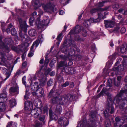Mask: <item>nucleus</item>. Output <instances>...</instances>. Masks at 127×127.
<instances>
[{"mask_svg":"<svg viewBox=\"0 0 127 127\" xmlns=\"http://www.w3.org/2000/svg\"><path fill=\"white\" fill-rule=\"evenodd\" d=\"M125 88V89L121 90L114 99V103L116 105L117 104L121 109L127 107V95H125L127 93V85Z\"/></svg>","mask_w":127,"mask_h":127,"instance_id":"nucleus-1","label":"nucleus"},{"mask_svg":"<svg viewBox=\"0 0 127 127\" xmlns=\"http://www.w3.org/2000/svg\"><path fill=\"white\" fill-rule=\"evenodd\" d=\"M107 108L104 112L105 115L107 117L108 113L111 114L113 113L114 109L113 105V100L111 94L108 93L107 94Z\"/></svg>","mask_w":127,"mask_h":127,"instance_id":"nucleus-2","label":"nucleus"},{"mask_svg":"<svg viewBox=\"0 0 127 127\" xmlns=\"http://www.w3.org/2000/svg\"><path fill=\"white\" fill-rule=\"evenodd\" d=\"M68 100L67 96L65 95H58L57 97L53 98L52 100V102L53 103H59L63 104L64 102L67 100Z\"/></svg>","mask_w":127,"mask_h":127,"instance_id":"nucleus-3","label":"nucleus"},{"mask_svg":"<svg viewBox=\"0 0 127 127\" xmlns=\"http://www.w3.org/2000/svg\"><path fill=\"white\" fill-rule=\"evenodd\" d=\"M35 5L34 6L36 8H37L42 6L43 9L45 12L48 11L51 9L52 4L50 2H49L47 4L41 3L38 0H36L34 2Z\"/></svg>","mask_w":127,"mask_h":127,"instance_id":"nucleus-4","label":"nucleus"},{"mask_svg":"<svg viewBox=\"0 0 127 127\" xmlns=\"http://www.w3.org/2000/svg\"><path fill=\"white\" fill-rule=\"evenodd\" d=\"M49 22L50 20L48 19V17L45 16L44 17V19L41 22L40 21L39 18H37L36 23L39 28H41L43 27V26L47 25L49 23Z\"/></svg>","mask_w":127,"mask_h":127,"instance_id":"nucleus-5","label":"nucleus"},{"mask_svg":"<svg viewBox=\"0 0 127 127\" xmlns=\"http://www.w3.org/2000/svg\"><path fill=\"white\" fill-rule=\"evenodd\" d=\"M5 43H4L3 42H0V48H4L5 50H8L9 49V47L6 46V44L10 45L13 42L12 41L11 38H7L5 39L4 40Z\"/></svg>","mask_w":127,"mask_h":127,"instance_id":"nucleus-6","label":"nucleus"},{"mask_svg":"<svg viewBox=\"0 0 127 127\" xmlns=\"http://www.w3.org/2000/svg\"><path fill=\"white\" fill-rule=\"evenodd\" d=\"M41 113V110L39 108H36L32 110L31 114L35 118H37Z\"/></svg>","mask_w":127,"mask_h":127,"instance_id":"nucleus-7","label":"nucleus"},{"mask_svg":"<svg viewBox=\"0 0 127 127\" xmlns=\"http://www.w3.org/2000/svg\"><path fill=\"white\" fill-rule=\"evenodd\" d=\"M18 20L19 22L20 29L24 32H26L28 26L26 25V21H22L21 18H19Z\"/></svg>","mask_w":127,"mask_h":127,"instance_id":"nucleus-8","label":"nucleus"},{"mask_svg":"<svg viewBox=\"0 0 127 127\" xmlns=\"http://www.w3.org/2000/svg\"><path fill=\"white\" fill-rule=\"evenodd\" d=\"M59 123L62 126H66L68 124L67 119L65 117H62L59 119Z\"/></svg>","mask_w":127,"mask_h":127,"instance_id":"nucleus-9","label":"nucleus"},{"mask_svg":"<svg viewBox=\"0 0 127 127\" xmlns=\"http://www.w3.org/2000/svg\"><path fill=\"white\" fill-rule=\"evenodd\" d=\"M116 123L114 124L115 127H118L121 126L123 124L124 121L122 118H120L118 117H116L115 119Z\"/></svg>","mask_w":127,"mask_h":127,"instance_id":"nucleus-10","label":"nucleus"},{"mask_svg":"<svg viewBox=\"0 0 127 127\" xmlns=\"http://www.w3.org/2000/svg\"><path fill=\"white\" fill-rule=\"evenodd\" d=\"M97 21H95L94 18H90V19L87 21H85L83 23L84 25L86 27H88L90 25V24L92 23H96L97 22H98V20H97Z\"/></svg>","mask_w":127,"mask_h":127,"instance_id":"nucleus-11","label":"nucleus"},{"mask_svg":"<svg viewBox=\"0 0 127 127\" xmlns=\"http://www.w3.org/2000/svg\"><path fill=\"white\" fill-rule=\"evenodd\" d=\"M105 27H106L112 28L114 25L115 22L112 21L105 20L104 21Z\"/></svg>","mask_w":127,"mask_h":127,"instance_id":"nucleus-12","label":"nucleus"},{"mask_svg":"<svg viewBox=\"0 0 127 127\" xmlns=\"http://www.w3.org/2000/svg\"><path fill=\"white\" fill-rule=\"evenodd\" d=\"M7 99L6 92L5 91L0 94V101L5 102Z\"/></svg>","mask_w":127,"mask_h":127,"instance_id":"nucleus-13","label":"nucleus"},{"mask_svg":"<svg viewBox=\"0 0 127 127\" xmlns=\"http://www.w3.org/2000/svg\"><path fill=\"white\" fill-rule=\"evenodd\" d=\"M32 105L31 102L29 101H26L25 103V108L26 110H31L32 108Z\"/></svg>","mask_w":127,"mask_h":127,"instance_id":"nucleus-14","label":"nucleus"},{"mask_svg":"<svg viewBox=\"0 0 127 127\" xmlns=\"http://www.w3.org/2000/svg\"><path fill=\"white\" fill-rule=\"evenodd\" d=\"M7 107V104L5 102L0 101V111L3 112Z\"/></svg>","mask_w":127,"mask_h":127,"instance_id":"nucleus-15","label":"nucleus"},{"mask_svg":"<svg viewBox=\"0 0 127 127\" xmlns=\"http://www.w3.org/2000/svg\"><path fill=\"white\" fill-rule=\"evenodd\" d=\"M42 40L39 37L38 39H37L35 42H34L31 48V51H33V47L35 46L36 47L38 46L39 43L42 42Z\"/></svg>","mask_w":127,"mask_h":127,"instance_id":"nucleus-16","label":"nucleus"},{"mask_svg":"<svg viewBox=\"0 0 127 127\" xmlns=\"http://www.w3.org/2000/svg\"><path fill=\"white\" fill-rule=\"evenodd\" d=\"M124 66L123 64L120 65L118 67H114L112 69V70L114 71V72L115 73V74H117V73L116 72V71H118L119 72H120L122 71L124 69Z\"/></svg>","mask_w":127,"mask_h":127,"instance_id":"nucleus-17","label":"nucleus"},{"mask_svg":"<svg viewBox=\"0 0 127 127\" xmlns=\"http://www.w3.org/2000/svg\"><path fill=\"white\" fill-rule=\"evenodd\" d=\"M101 12L98 13V17L97 19H95V21H97V20H98V22H99L100 21V20L102 19H104V18H105L106 17L105 16V13H103L102 12V11H101Z\"/></svg>","mask_w":127,"mask_h":127,"instance_id":"nucleus-18","label":"nucleus"},{"mask_svg":"<svg viewBox=\"0 0 127 127\" xmlns=\"http://www.w3.org/2000/svg\"><path fill=\"white\" fill-rule=\"evenodd\" d=\"M54 114L53 113L52 111L50 110L49 114L50 116V119L51 120H56L58 118L57 114L56 113Z\"/></svg>","mask_w":127,"mask_h":127,"instance_id":"nucleus-19","label":"nucleus"},{"mask_svg":"<svg viewBox=\"0 0 127 127\" xmlns=\"http://www.w3.org/2000/svg\"><path fill=\"white\" fill-rule=\"evenodd\" d=\"M69 45L70 46L71 50L72 49L74 53H75V51L76 50V47L74 43V41L73 40H69Z\"/></svg>","mask_w":127,"mask_h":127,"instance_id":"nucleus-20","label":"nucleus"},{"mask_svg":"<svg viewBox=\"0 0 127 127\" xmlns=\"http://www.w3.org/2000/svg\"><path fill=\"white\" fill-rule=\"evenodd\" d=\"M31 87L32 91H35L37 90L39 87L38 82H36L34 84H31Z\"/></svg>","mask_w":127,"mask_h":127,"instance_id":"nucleus-21","label":"nucleus"},{"mask_svg":"<svg viewBox=\"0 0 127 127\" xmlns=\"http://www.w3.org/2000/svg\"><path fill=\"white\" fill-rule=\"evenodd\" d=\"M36 91V94L37 95L40 96H42L44 93V90L41 88H38Z\"/></svg>","mask_w":127,"mask_h":127,"instance_id":"nucleus-22","label":"nucleus"},{"mask_svg":"<svg viewBox=\"0 0 127 127\" xmlns=\"http://www.w3.org/2000/svg\"><path fill=\"white\" fill-rule=\"evenodd\" d=\"M18 87L17 85L13 87H11L9 89L10 92L12 93H15L18 94Z\"/></svg>","mask_w":127,"mask_h":127,"instance_id":"nucleus-23","label":"nucleus"},{"mask_svg":"<svg viewBox=\"0 0 127 127\" xmlns=\"http://www.w3.org/2000/svg\"><path fill=\"white\" fill-rule=\"evenodd\" d=\"M62 110V107L60 104L58 105L55 110V113L57 114L61 113Z\"/></svg>","mask_w":127,"mask_h":127,"instance_id":"nucleus-24","label":"nucleus"},{"mask_svg":"<svg viewBox=\"0 0 127 127\" xmlns=\"http://www.w3.org/2000/svg\"><path fill=\"white\" fill-rule=\"evenodd\" d=\"M67 28V27H66V26L65 25L64 27V30L62 31V32L61 33L59 34L58 36L57 37V39L58 40L60 41L61 40L62 38V36L63 35L62 32H64L66 31Z\"/></svg>","mask_w":127,"mask_h":127,"instance_id":"nucleus-25","label":"nucleus"},{"mask_svg":"<svg viewBox=\"0 0 127 127\" xmlns=\"http://www.w3.org/2000/svg\"><path fill=\"white\" fill-rule=\"evenodd\" d=\"M9 103L11 107H12L15 106L16 104L15 99H11L10 100Z\"/></svg>","mask_w":127,"mask_h":127,"instance_id":"nucleus-26","label":"nucleus"},{"mask_svg":"<svg viewBox=\"0 0 127 127\" xmlns=\"http://www.w3.org/2000/svg\"><path fill=\"white\" fill-rule=\"evenodd\" d=\"M127 51V45L126 44L122 45L121 49V51L122 53H125Z\"/></svg>","mask_w":127,"mask_h":127,"instance_id":"nucleus-27","label":"nucleus"},{"mask_svg":"<svg viewBox=\"0 0 127 127\" xmlns=\"http://www.w3.org/2000/svg\"><path fill=\"white\" fill-rule=\"evenodd\" d=\"M29 35L31 36H34L36 34V30L34 29L30 30L28 32Z\"/></svg>","mask_w":127,"mask_h":127,"instance_id":"nucleus-28","label":"nucleus"},{"mask_svg":"<svg viewBox=\"0 0 127 127\" xmlns=\"http://www.w3.org/2000/svg\"><path fill=\"white\" fill-rule=\"evenodd\" d=\"M46 81V80L45 78H42L40 81V85L42 86H44Z\"/></svg>","mask_w":127,"mask_h":127,"instance_id":"nucleus-29","label":"nucleus"},{"mask_svg":"<svg viewBox=\"0 0 127 127\" xmlns=\"http://www.w3.org/2000/svg\"><path fill=\"white\" fill-rule=\"evenodd\" d=\"M2 72L3 73L7 74V76L5 78V80H6L9 77L10 75L9 74L8 71L6 68H4L2 69Z\"/></svg>","mask_w":127,"mask_h":127,"instance_id":"nucleus-30","label":"nucleus"},{"mask_svg":"<svg viewBox=\"0 0 127 127\" xmlns=\"http://www.w3.org/2000/svg\"><path fill=\"white\" fill-rule=\"evenodd\" d=\"M16 124L13 122H9L6 127H16Z\"/></svg>","mask_w":127,"mask_h":127,"instance_id":"nucleus-31","label":"nucleus"},{"mask_svg":"<svg viewBox=\"0 0 127 127\" xmlns=\"http://www.w3.org/2000/svg\"><path fill=\"white\" fill-rule=\"evenodd\" d=\"M66 63L65 62H61L58 64V66L59 67H61L64 66H66Z\"/></svg>","mask_w":127,"mask_h":127,"instance_id":"nucleus-32","label":"nucleus"},{"mask_svg":"<svg viewBox=\"0 0 127 127\" xmlns=\"http://www.w3.org/2000/svg\"><path fill=\"white\" fill-rule=\"evenodd\" d=\"M56 92H54L52 90H51L50 92L49 96L50 97L55 96L56 95Z\"/></svg>","mask_w":127,"mask_h":127,"instance_id":"nucleus-33","label":"nucleus"},{"mask_svg":"<svg viewBox=\"0 0 127 127\" xmlns=\"http://www.w3.org/2000/svg\"><path fill=\"white\" fill-rule=\"evenodd\" d=\"M0 54L1 56L2 61L3 62L5 63L6 60L5 57V55L4 54H2V52L0 53Z\"/></svg>","mask_w":127,"mask_h":127,"instance_id":"nucleus-34","label":"nucleus"},{"mask_svg":"<svg viewBox=\"0 0 127 127\" xmlns=\"http://www.w3.org/2000/svg\"><path fill=\"white\" fill-rule=\"evenodd\" d=\"M11 32L12 34L13 35H15L17 34V32L14 28L12 29L11 31Z\"/></svg>","mask_w":127,"mask_h":127,"instance_id":"nucleus-35","label":"nucleus"},{"mask_svg":"<svg viewBox=\"0 0 127 127\" xmlns=\"http://www.w3.org/2000/svg\"><path fill=\"white\" fill-rule=\"evenodd\" d=\"M79 29H78L76 27L75 29L71 30L70 31V33L71 34H72V33H76L78 32H80L79 31L78 32H77Z\"/></svg>","mask_w":127,"mask_h":127,"instance_id":"nucleus-36","label":"nucleus"},{"mask_svg":"<svg viewBox=\"0 0 127 127\" xmlns=\"http://www.w3.org/2000/svg\"><path fill=\"white\" fill-rule=\"evenodd\" d=\"M107 85L110 87H111L112 86V82L111 79H108Z\"/></svg>","mask_w":127,"mask_h":127,"instance_id":"nucleus-37","label":"nucleus"},{"mask_svg":"<svg viewBox=\"0 0 127 127\" xmlns=\"http://www.w3.org/2000/svg\"><path fill=\"white\" fill-rule=\"evenodd\" d=\"M106 90V89H105L104 88H103L100 94L97 95V97H99L101 95H102L103 93H105V91Z\"/></svg>","mask_w":127,"mask_h":127,"instance_id":"nucleus-38","label":"nucleus"},{"mask_svg":"<svg viewBox=\"0 0 127 127\" xmlns=\"http://www.w3.org/2000/svg\"><path fill=\"white\" fill-rule=\"evenodd\" d=\"M99 8H100L98 9L94 8L91 11V12L92 13H93L96 12L97 11H100V10H99Z\"/></svg>","mask_w":127,"mask_h":127,"instance_id":"nucleus-39","label":"nucleus"},{"mask_svg":"<svg viewBox=\"0 0 127 127\" xmlns=\"http://www.w3.org/2000/svg\"><path fill=\"white\" fill-rule=\"evenodd\" d=\"M119 5L118 4H115L113 5L112 6V7L113 8L115 9H118L119 7Z\"/></svg>","mask_w":127,"mask_h":127,"instance_id":"nucleus-40","label":"nucleus"},{"mask_svg":"<svg viewBox=\"0 0 127 127\" xmlns=\"http://www.w3.org/2000/svg\"><path fill=\"white\" fill-rule=\"evenodd\" d=\"M105 2V1L99 2V3L97 5V6L99 7L103 6L104 5V3Z\"/></svg>","mask_w":127,"mask_h":127,"instance_id":"nucleus-41","label":"nucleus"},{"mask_svg":"<svg viewBox=\"0 0 127 127\" xmlns=\"http://www.w3.org/2000/svg\"><path fill=\"white\" fill-rule=\"evenodd\" d=\"M34 19V18L33 17H32L30 18L29 22L30 25L32 24V23L33 22Z\"/></svg>","mask_w":127,"mask_h":127,"instance_id":"nucleus-42","label":"nucleus"},{"mask_svg":"<svg viewBox=\"0 0 127 127\" xmlns=\"http://www.w3.org/2000/svg\"><path fill=\"white\" fill-rule=\"evenodd\" d=\"M109 6L106 7L104 8H99V10H100V11H103L104 10H107L109 8Z\"/></svg>","mask_w":127,"mask_h":127,"instance_id":"nucleus-43","label":"nucleus"},{"mask_svg":"<svg viewBox=\"0 0 127 127\" xmlns=\"http://www.w3.org/2000/svg\"><path fill=\"white\" fill-rule=\"evenodd\" d=\"M29 95V94L28 92L27 91L26 92V94L24 96V98L26 99H27L28 98V96Z\"/></svg>","mask_w":127,"mask_h":127,"instance_id":"nucleus-44","label":"nucleus"},{"mask_svg":"<svg viewBox=\"0 0 127 127\" xmlns=\"http://www.w3.org/2000/svg\"><path fill=\"white\" fill-rule=\"evenodd\" d=\"M69 85V83L67 82H66L64 83L61 85L62 88L68 86Z\"/></svg>","mask_w":127,"mask_h":127,"instance_id":"nucleus-45","label":"nucleus"},{"mask_svg":"<svg viewBox=\"0 0 127 127\" xmlns=\"http://www.w3.org/2000/svg\"><path fill=\"white\" fill-rule=\"evenodd\" d=\"M45 118V116L44 115L41 116L39 118V120L42 122H44Z\"/></svg>","mask_w":127,"mask_h":127,"instance_id":"nucleus-46","label":"nucleus"},{"mask_svg":"<svg viewBox=\"0 0 127 127\" xmlns=\"http://www.w3.org/2000/svg\"><path fill=\"white\" fill-rule=\"evenodd\" d=\"M53 84V82L51 80H49L47 82V85L48 86H50Z\"/></svg>","mask_w":127,"mask_h":127,"instance_id":"nucleus-47","label":"nucleus"},{"mask_svg":"<svg viewBox=\"0 0 127 127\" xmlns=\"http://www.w3.org/2000/svg\"><path fill=\"white\" fill-rule=\"evenodd\" d=\"M66 115L68 117H69L72 115V113L70 111L67 112L66 113Z\"/></svg>","mask_w":127,"mask_h":127,"instance_id":"nucleus-48","label":"nucleus"},{"mask_svg":"<svg viewBox=\"0 0 127 127\" xmlns=\"http://www.w3.org/2000/svg\"><path fill=\"white\" fill-rule=\"evenodd\" d=\"M41 125L39 122H38L35 123V127H41Z\"/></svg>","mask_w":127,"mask_h":127,"instance_id":"nucleus-49","label":"nucleus"},{"mask_svg":"<svg viewBox=\"0 0 127 127\" xmlns=\"http://www.w3.org/2000/svg\"><path fill=\"white\" fill-rule=\"evenodd\" d=\"M26 77L25 76L23 77L22 79L23 83L26 86V82H25Z\"/></svg>","mask_w":127,"mask_h":127,"instance_id":"nucleus-50","label":"nucleus"},{"mask_svg":"<svg viewBox=\"0 0 127 127\" xmlns=\"http://www.w3.org/2000/svg\"><path fill=\"white\" fill-rule=\"evenodd\" d=\"M67 68L69 69H70L71 71H70V73L71 74H73L75 73V71L73 70V68H69L68 67Z\"/></svg>","mask_w":127,"mask_h":127,"instance_id":"nucleus-51","label":"nucleus"},{"mask_svg":"<svg viewBox=\"0 0 127 127\" xmlns=\"http://www.w3.org/2000/svg\"><path fill=\"white\" fill-rule=\"evenodd\" d=\"M33 51H31L28 55V56L29 57H32V56L33 55Z\"/></svg>","mask_w":127,"mask_h":127,"instance_id":"nucleus-52","label":"nucleus"},{"mask_svg":"<svg viewBox=\"0 0 127 127\" xmlns=\"http://www.w3.org/2000/svg\"><path fill=\"white\" fill-rule=\"evenodd\" d=\"M48 109L47 106H45L43 108V111L44 113L47 112L48 111Z\"/></svg>","mask_w":127,"mask_h":127,"instance_id":"nucleus-53","label":"nucleus"},{"mask_svg":"<svg viewBox=\"0 0 127 127\" xmlns=\"http://www.w3.org/2000/svg\"><path fill=\"white\" fill-rule=\"evenodd\" d=\"M126 32V29L124 28H122L121 30V33H123Z\"/></svg>","mask_w":127,"mask_h":127,"instance_id":"nucleus-54","label":"nucleus"},{"mask_svg":"<svg viewBox=\"0 0 127 127\" xmlns=\"http://www.w3.org/2000/svg\"><path fill=\"white\" fill-rule=\"evenodd\" d=\"M68 0H61V3L62 4L65 5Z\"/></svg>","mask_w":127,"mask_h":127,"instance_id":"nucleus-55","label":"nucleus"},{"mask_svg":"<svg viewBox=\"0 0 127 127\" xmlns=\"http://www.w3.org/2000/svg\"><path fill=\"white\" fill-rule=\"evenodd\" d=\"M38 12L39 13V15L40 16L41 15H42L43 13V11L42 10L40 9H39L38 10Z\"/></svg>","mask_w":127,"mask_h":127,"instance_id":"nucleus-56","label":"nucleus"},{"mask_svg":"<svg viewBox=\"0 0 127 127\" xmlns=\"http://www.w3.org/2000/svg\"><path fill=\"white\" fill-rule=\"evenodd\" d=\"M82 34L83 36H86L87 35V33L86 32V31H84L83 32Z\"/></svg>","mask_w":127,"mask_h":127,"instance_id":"nucleus-57","label":"nucleus"},{"mask_svg":"<svg viewBox=\"0 0 127 127\" xmlns=\"http://www.w3.org/2000/svg\"><path fill=\"white\" fill-rule=\"evenodd\" d=\"M49 62V60L47 59H46L45 61L44 64L45 65H47Z\"/></svg>","mask_w":127,"mask_h":127,"instance_id":"nucleus-58","label":"nucleus"},{"mask_svg":"<svg viewBox=\"0 0 127 127\" xmlns=\"http://www.w3.org/2000/svg\"><path fill=\"white\" fill-rule=\"evenodd\" d=\"M120 82H121L118 81L117 82L115 83V85L117 86H118L120 85Z\"/></svg>","mask_w":127,"mask_h":127,"instance_id":"nucleus-59","label":"nucleus"},{"mask_svg":"<svg viewBox=\"0 0 127 127\" xmlns=\"http://www.w3.org/2000/svg\"><path fill=\"white\" fill-rule=\"evenodd\" d=\"M122 77L120 76H118L117 77V80L118 81H119L121 82Z\"/></svg>","mask_w":127,"mask_h":127,"instance_id":"nucleus-60","label":"nucleus"},{"mask_svg":"<svg viewBox=\"0 0 127 127\" xmlns=\"http://www.w3.org/2000/svg\"><path fill=\"white\" fill-rule=\"evenodd\" d=\"M27 65V63L26 62H23L22 64V66L23 67H25Z\"/></svg>","mask_w":127,"mask_h":127,"instance_id":"nucleus-61","label":"nucleus"},{"mask_svg":"<svg viewBox=\"0 0 127 127\" xmlns=\"http://www.w3.org/2000/svg\"><path fill=\"white\" fill-rule=\"evenodd\" d=\"M119 27L115 28L114 30L113 31L114 32H116L119 29Z\"/></svg>","mask_w":127,"mask_h":127,"instance_id":"nucleus-62","label":"nucleus"},{"mask_svg":"<svg viewBox=\"0 0 127 127\" xmlns=\"http://www.w3.org/2000/svg\"><path fill=\"white\" fill-rule=\"evenodd\" d=\"M55 74V73L54 72L52 71L50 73V76H53Z\"/></svg>","mask_w":127,"mask_h":127,"instance_id":"nucleus-63","label":"nucleus"},{"mask_svg":"<svg viewBox=\"0 0 127 127\" xmlns=\"http://www.w3.org/2000/svg\"><path fill=\"white\" fill-rule=\"evenodd\" d=\"M64 13V11L61 10H60L59 12V14L60 15H62Z\"/></svg>","mask_w":127,"mask_h":127,"instance_id":"nucleus-64","label":"nucleus"}]
</instances>
